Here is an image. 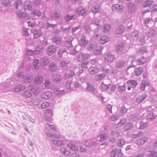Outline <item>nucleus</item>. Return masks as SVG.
Listing matches in <instances>:
<instances>
[{
    "label": "nucleus",
    "instance_id": "nucleus-1",
    "mask_svg": "<svg viewBox=\"0 0 157 157\" xmlns=\"http://www.w3.org/2000/svg\"><path fill=\"white\" fill-rule=\"evenodd\" d=\"M48 137H52L53 138L56 139L53 140H52V143L54 144L60 146L64 144V142L62 140H57L56 139H59L60 138L59 136L56 135H52L51 134H48L47 135Z\"/></svg>",
    "mask_w": 157,
    "mask_h": 157
},
{
    "label": "nucleus",
    "instance_id": "nucleus-2",
    "mask_svg": "<svg viewBox=\"0 0 157 157\" xmlns=\"http://www.w3.org/2000/svg\"><path fill=\"white\" fill-rule=\"evenodd\" d=\"M36 90L34 88L30 86L28 89L24 91L23 95L25 97L29 98L31 97L33 94H36Z\"/></svg>",
    "mask_w": 157,
    "mask_h": 157
},
{
    "label": "nucleus",
    "instance_id": "nucleus-3",
    "mask_svg": "<svg viewBox=\"0 0 157 157\" xmlns=\"http://www.w3.org/2000/svg\"><path fill=\"white\" fill-rule=\"evenodd\" d=\"M53 115V111L51 109H48L44 111V116L46 119L48 120L51 118Z\"/></svg>",
    "mask_w": 157,
    "mask_h": 157
},
{
    "label": "nucleus",
    "instance_id": "nucleus-4",
    "mask_svg": "<svg viewBox=\"0 0 157 157\" xmlns=\"http://www.w3.org/2000/svg\"><path fill=\"white\" fill-rule=\"evenodd\" d=\"M76 13L77 14L84 16L86 15L87 11L84 8L81 7L78 8L76 10Z\"/></svg>",
    "mask_w": 157,
    "mask_h": 157
},
{
    "label": "nucleus",
    "instance_id": "nucleus-5",
    "mask_svg": "<svg viewBox=\"0 0 157 157\" xmlns=\"http://www.w3.org/2000/svg\"><path fill=\"white\" fill-rule=\"evenodd\" d=\"M104 58L105 61L109 62H111L113 61L115 57L114 55L109 52L106 54L104 55Z\"/></svg>",
    "mask_w": 157,
    "mask_h": 157
},
{
    "label": "nucleus",
    "instance_id": "nucleus-6",
    "mask_svg": "<svg viewBox=\"0 0 157 157\" xmlns=\"http://www.w3.org/2000/svg\"><path fill=\"white\" fill-rule=\"evenodd\" d=\"M148 140V139L147 137H143L142 138L137 140L136 142L137 145H141L144 144L145 143L147 142Z\"/></svg>",
    "mask_w": 157,
    "mask_h": 157
},
{
    "label": "nucleus",
    "instance_id": "nucleus-7",
    "mask_svg": "<svg viewBox=\"0 0 157 157\" xmlns=\"http://www.w3.org/2000/svg\"><path fill=\"white\" fill-rule=\"evenodd\" d=\"M56 51V48L53 46H51L48 47L47 51V53L49 55H52L55 53Z\"/></svg>",
    "mask_w": 157,
    "mask_h": 157
},
{
    "label": "nucleus",
    "instance_id": "nucleus-8",
    "mask_svg": "<svg viewBox=\"0 0 157 157\" xmlns=\"http://www.w3.org/2000/svg\"><path fill=\"white\" fill-rule=\"evenodd\" d=\"M79 43L81 46L85 47L88 43V41L86 40L85 36H82L81 39L79 40Z\"/></svg>",
    "mask_w": 157,
    "mask_h": 157
},
{
    "label": "nucleus",
    "instance_id": "nucleus-9",
    "mask_svg": "<svg viewBox=\"0 0 157 157\" xmlns=\"http://www.w3.org/2000/svg\"><path fill=\"white\" fill-rule=\"evenodd\" d=\"M63 79V77L60 75L56 74L54 75L52 77V80L55 82H59Z\"/></svg>",
    "mask_w": 157,
    "mask_h": 157
},
{
    "label": "nucleus",
    "instance_id": "nucleus-10",
    "mask_svg": "<svg viewBox=\"0 0 157 157\" xmlns=\"http://www.w3.org/2000/svg\"><path fill=\"white\" fill-rule=\"evenodd\" d=\"M127 84L129 86L131 85L132 87L135 88L137 85V82L136 80L131 79L128 80L127 82Z\"/></svg>",
    "mask_w": 157,
    "mask_h": 157
},
{
    "label": "nucleus",
    "instance_id": "nucleus-11",
    "mask_svg": "<svg viewBox=\"0 0 157 157\" xmlns=\"http://www.w3.org/2000/svg\"><path fill=\"white\" fill-rule=\"evenodd\" d=\"M122 9L123 6L119 4L113 5L112 7L113 10L116 11H122Z\"/></svg>",
    "mask_w": 157,
    "mask_h": 157
},
{
    "label": "nucleus",
    "instance_id": "nucleus-12",
    "mask_svg": "<svg viewBox=\"0 0 157 157\" xmlns=\"http://www.w3.org/2000/svg\"><path fill=\"white\" fill-rule=\"evenodd\" d=\"M144 69L142 67H140L136 68L134 71L135 74L136 76L140 75L143 71Z\"/></svg>",
    "mask_w": 157,
    "mask_h": 157
},
{
    "label": "nucleus",
    "instance_id": "nucleus-13",
    "mask_svg": "<svg viewBox=\"0 0 157 157\" xmlns=\"http://www.w3.org/2000/svg\"><path fill=\"white\" fill-rule=\"evenodd\" d=\"M89 71L90 74L92 75L97 73L99 71V70L97 67H90Z\"/></svg>",
    "mask_w": 157,
    "mask_h": 157
},
{
    "label": "nucleus",
    "instance_id": "nucleus-14",
    "mask_svg": "<svg viewBox=\"0 0 157 157\" xmlns=\"http://www.w3.org/2000/svg\"><path fill=\"white\" fill-rule=\"evenodd\" d=\"M67 146L71 150L74 151H76L78 150L77 146L73 144L71 142H70L68 144Z\"/></svg>",
    "mask_w": 157,
    "mask_h": 157
},
{
    "label": "nucleus",
    "instance_id": "nucleus-15",
    "mask_svg": "<svg viewBox=\"0 0 157 157\" xmlns=\"http://www.w3.org/2000/svg\"><path fill=\"white\" fill-rule=\"evenodd\" d=\"M109 39L106 36H103L100 38L99 40L100 43L102 44H104L109 41Z\"/></svg>",
    "mask_w": 157,
    "mask_h": 157
},
{
    "label": "nucleus",
    "instance_id": "nucleus-16",
    "mask_svg": "<svg viewBox=\"0 0 157 157\" xmlns=\"http://www.w3.org/2000/svg\"><path fill=\"white\" fill-rule=\"evenodd\" d=\"M33 33L34 35V38H37L40 37L42 35V33L41 31L38 30H33Z\"/></svg>",
    "mask_w": 157,
    "mask_h": 157
},
{
    "label": "nucleus",
    "instance_id": "nucleus-17",
    "mask_svg": "<svg viewBox=\"0 0 157 157\" xmlns=\"http://www.w3.org/2000/svg\"><path fill=\"white\" fill-rule=\"evenodd\" d=\"M146 59L145 58L142 57L136 60L137 64L139 65H142L146 62Z\"/></svg>",
    "mask_w": 157,
    "mask_h": 157
},
{
    "label": "nucleus",
    "instance_id": "nucleus-18",
    "mask_svg": "<svg viewBox=\"0 0 157 157\" xmlns=\"http://www.w3.org/2000/svg\"><path fill=\"white\" fill-rule=\"evenodd\" d=\"M43 78L41 76H38L35 78L34 79L35 83L38 84H41L43 82Z\"/></svg>",
    "mask_w": 157,
    "mask_h": 157
},
{
    "label": "nucleus",
    "instance_id": "nucleus-19",
    "mask_svg": "<svg viewBox=\"0 0 157 157\" xmlns=\"http://www.w3.org/2000/svg\"><path fill=\"white\" fill-rule=\"evenodd\" d=\"M18 76L20 78L24 77L25 80H31L32 81L33 79V77L30 75H28L26 77H24L22 75H21V73L18 74Z\"/></svg>",
    "mask_w": 157,
    "mask_h": 157
},
{
    "label": "nucleus",
    "instance_id": "nucleus-20",
    "mask_svg": "<svg viewBox=\"0 0 157 157\" xmlns=\"http://www.w3.org/2000/svg\"><path fill=\"white\" fill-rule=\"evenodd\" d=\"M153 3L154 2L153 1H151L150 0H148L144 3L143 5V6L144 8L150 7Z\"/></svg>",
    "mask_w": 157,
    "mask_h": 157
},
{
    "label": "nucleus",
    "instance_id": "nucleus-21",
    "mask_svg": "<svg viewBox=\"0 0 157 157\" xmlns=\"http://www.w3.org/2000/svg\"><path fill=\"white\" fill-rule=\"evenodd\" d=\"M147 155L149 157H157V152L155 151H149Z\"/></svg>",
    "mask_w": 157,
    "mask_h": 157
},
{
    "label": "nucleus",
    "instance_id": "nucleus-22",
    "mask_svg": "<svg viewBox=\"0 0 157 157\" xmlns=\"http://www.w3.org/2000/svg\"><path fill=\"white\" fill-rule=\"evenodd\" d=\"M133 127V124L132 122L127 123L124 127L125 130L128 131L132 128Z\"/></svg>",
    "mask_w": 157,
    "mask_h": 157
},
{
    "label": "nucleus",
    "instance_id": "nucleus-23",
    "mask_svg": "<svg viewBox=\"0 0 157 157\" xmlns=\"http://www.w3.org/2000/svg\"><path fill=\"white\" fill-rule=\"evenodd\" d=\"M126 122L127 120L126 119L123 118L121 119L120 120V122L117 124V128L122 126L124 125Z\"/></svg>",
    "mask_w": 157,
    "mask_h": 157
},
{
    "label": "nucleus",
    "instance_id": "nucleus-24",
    "mask_svg": "<svg viewBox=\"0 0 157 157\" xmlns=\"http://www.w3.org/2000/svg\"><path fill=\"white\" fill-rule=\"evenodd\" d=\"M24 7L25 10L29 11L31 9V4L29 2H26L25 3Z\"/></svg>",
    "mask_w": 157,
    "mask_h": 157
},
{
    "label": "nucleus",
    "instance_id": "nucleus-25",
    "mask_svg": "<svg viewBox=\"0 0 157 157\" xmlns=\"http://www.w3.org/2000/svg\"><path fill=\"white\" fill-rule=\"evenodd\" d=\"M52 40L53 42L56 44H59L61 42V39L58 36H54L52 38Z\"/></svg>",
    "mask_w": 157,
    "mask_h": 157
},
{
    "label": "nucleus",
    "instance_id": "nucleus-26",
    "mask_svg": "<svg viewBox=\"0 0 157 157\" xmlns=\"http://www.w3.org/2000/svg\"><path fill=\"white\" fill-rule=\"evenodd\" d=\"M24 86L21 85H18L15 88V91L17 92H19L22 91L25 89Z\"/></svg>",
    "mask_w": 157,
    "mask_h": 157
},
{
    "label": "nucleus",
    "instance_id": "nucleus-27",
    "mask_svg": "<svg viewBox=\"0 0 157 157\" xmlns=\"http://www.w3.org/2000/svg\"><path fill=\"white\" fill-rule=\"evenodd\" d=\"M110 29L111 26L109 24H106L104 25L102 30L103 32H106L110 30Z\"/></svg>",
    "mask_w": 157,
    "mask_h": 157
},
{
    "label": "nucleus",
    "instance_id": "nucleus-28",
    "mask_svg": "<svg viewBox=\"0 0 157 157\" xmlns=\"http://www.w3.org/2000/svg\"><path fill=\"white\" fill-rule=\"evenodd\" d=\"M74 75V72L71 70H68L65 75L66 78H68L70 77L73 76Z\"/></svg>",
    "mask_w": 157,
    "mask_h": 157
},
{
    "label": "nucleus",
    "instance_id": "nucleus-29",
    "mask_svg": "<svg viewBox=\"0 0 157 157\" xmlns=\"http://www.w3.org/2000/svg\"><path fill=\"white\" fill-rule=\"evenodd\" d=\"M124 65V62L123 61H119L117 62L116 65V66L117 68H120L122 67Z\"/></svg>",
    "mask_w": 157,
    "mask_h": 157
},
{
    "label": "nucleus",
    "instance_id": "nucleus-30",
    "mask_svg": "<svg viewBox=\"0 0 157 157\" xmlns=\"http://www.w3.org/2000/svg\"><path fill=\"white\" fill-rule=\"evenodd\" d=\"M91 10L94 13H96L98 12L99 10V7L98 6H96L93 7Z\"/></svg>",
    "mask_w": 157,
    "mask_h": 157
},
{
    "label": "nucleus",
    "instance_id": "nucleus-31",
    "mask_svg": "<svg viewBox=\"0 0 157 157\" xmlns=\"http://www.w3.org/2000/svg\"><path fill=\"white\" fill-rule=\"evenodd\" d=\"M49 68L52 71H55L57 69V67L56 64L54 63H52L49 65Z\"/></svg>",
    "mask_w": 157,
    "mask_h": 157
},
{
    "label": "nucleus",
    "instance_id": "nucleus-32",
    "mask_svg": "<svg viewBox=\"0 0 157 157\" xmlns=\"http://www.w3.org/2000/svg\"><path fill=\"white\" fill-rule=\"evenodd\" d=\"M140 125L139 127L140 129H142L145 128L147 125V124L146 122H140Z\"/></svg>",
    "mask_w": 157,
    "mask_h": 157
},
{
    "label": "nucleus",
    "instance_id": "nucleus-33",
    "mask_svg": "<svg viewBox=\"0 0 157 157\" xmlns=\"http://www.w3.org/2000/svg\"><path fill=\"white\" fill-rule=\"evenodd\" d=\"M22 5V2L21 1L19 0H18L16 1L14 4V5L16 9H18L19 7H21Z\"/></svg>",
    "mask_w": 157,
    "mask_h": 157
},
{
    "label": "nucleus",
    "instance_id": "nucleus-34",
    "mask_svg": "<svg viewBox=\"0 0 157 157\" xmlns=\"http://www.w3.org/2000/svg\"><path fill=\"white\" fill-rule=\"evenodd\" d=\"M50 105V103L48 102L45 101L42 103L41 105V107L42 109H46Z\"/></svg>",
    "mask_w": 157,
    "mask_h": 157
},
{
    "label": "nucleus",
    "instance_id": "nucleus-35",
    "mask_svg": "<svg viewBox=\"0 0 157 157\" xmlns=\"http://www.w3.org/2000/svg\"><path fill=\"white\" fill-rule=\"evenodd\" d=\"M85 59V57L83 54L82 53H80L78 56V60L79 61H82Z\"/></svg>",
    "mask_w": 157,
    "mask_h": 157
},
{
    "label": "nucleus",
    "instance_id": "nucleus-36",
    "mask_svg": "<svg viewBox=\"0 0 157 157\" xmlns=\"http://www.w3.org/2000/svg\"><path fill=\"white\" fill-rule=\"evenodd\" d=\"M148 84L146 82H143L141 83V89L142 90H144L145 87Z\"/></svg>",
    "mask_w": 157,
    "mask_h": 157
},
{
    "label": "nucleus",
    "instance_id": "nucleus-37",
    "mask_svg": "<svg viewBox=\"0 0 157 157\" xmlns=\"http://www.w3.org/2000/svg\"><path fill=\"white\" fill-rule=\"evenodd\" d=\"M101 86L103 90H106L109 87V85L105 84L103 82L102 83Z\"/></svg>",
    "mask_w": 157,
    "mask_h": 157
},
{
    "label": "nucleus",
    "instance_id": "nucleus-38",
    "mask_svg": "<svg viewBox=\"0 0 157 157\" xmlns=\"http://www.w3.org/2000/svg\"><path fill=\"white\" fill-rule=\"evenodd\" d=\"M92 24L96 26L98 28L99 26H100V21L98 20H94L92 22Z\"/></svg>",
    "mask_w": 157,
    "mask_h": 157
},
{
    "label": "nucleus",
    "instance_id": "nucleus-39",
    "mask_svg": "<svg viewBox=\"0 0 157 157\" xmlns=\"http://www.w3.org/2000/svg\"><path fill=\"white\" fill-rule=\"evenodd\" d=\"M146 98L144 96H142L136 99V101L138 103H140L143 101Z\"/></svg>",
    "mask_w": 157,
    "mask_h": 157
},
{
    "label": "nucleus",
    "instance_id": "nucleus-40",
    "mask_svg": "<svg viewBox=\"0 0 157 157\" xmlns=\"http://www.w3.org/2000/svg\"><path fill=\"white\" fill-rule=\"evenodd\" d=\"M39 64V61L37 59H35L33 63V65L35 69L38 68Z\"/></svg>",
    "mask_w": 157,
    "mask_h": 157
},
{
    "label": "nucleus",
    "instance_id": "nucleus-41",
    "mask_svg": "<svg viewBox=\"0 0 157 157\" xmlns=\"http://www.w3.org/2000/svg\"><path fill=\"white\" fill-rule=\"evenodd\" d=\"M66 53V51L65 50L60 49L58 52V55L59 57H61L62 56L63 53Z\"/></svg>",
    "mask_w": 157,
    "mask_h": 157
},
{
    "label": "nucleus",
    "instance_id": "nucleus-42",
    "mask_svg": "<svg viewBox=\"0 0 157 157\" xmlns=\"http://www.w3.org/2000/svg\"><path fill=\"white\" fill-rule=\"evenodd\" d=\"M124 144V140L123 139L120 140L118 142L117 145L119 147H122Z\"/></svg>",
    "mask_w": 157,
    "mask_h": 157
},
{
    "label": "nucleus",
    "instance_id": "nucleus-43",
    "mask_svg": "<svg viewBox=\"0 0 157 157\" xmlns=\"http://www.w3.org/2000/svg\"><path fill=\"white\" fill-rule=\"evenodd\" d=\"M61 151L63 153L66 155H67L70 153V152L64 148H62L61 149Z\"/></svg>",
    "mask_w": 157,
    "mask_h": 157
},
{
    "label": "nucleus",
    "instance_id": "nucleus-44",
    "mask_svg": "<svg viewBox=\"0 0 157 157\" xmlns=\"http://www.w3.org/2000/svg\"><path fill=\"white\" fill-rule=\"evenodd\" d=\"M87 88L88 90H94V87L93 85L89 83H87Z\"/></svg>",
    "mask_w": 157,
    "mask_h": 157
},
{
    "label": "nucleus",
    "instance_id": "nucleus-45",
    "mask_svg": "<svg viewBox=\"0 0 157 157\" xmlns=\"http://www.w3.org/2000/svg\"><path fill=\"white\" fill-rule=\"evenodd\" d=\"M67 62L64 61H61L60 63V65L62 67H66L67 66Z\"/></svg>",
    "mask_w": 157,
    "mask_h": 157
},
{
    "label": "nucleus",
    "instance_id": "nucleus-46",
    "mask_svg": "<svg viewBox=\"0 0 157 157\" xmlns=\"http://www.w3.org/2000/svg\"><path fill=\"white\" fill-rule=\"evenodd\" d=\"M117 149H115L112 151L110 153V155L112 157H115L117 152Z\"/></svg>",
    "mask_w": 157,
    "mask_h": 157
},
{
    "label": "nucleus",
    "instance_id": "nucleus-47",
    "mask_svg": "<svg viewBox=\"0 0 157 157\" xmlns=\"http://www.w3.org/2000/svg\"><path fill=\"white\" fill-rule=\"evenodd\" d=\"M88 63L86 62H84L82 63L81 64V67L83 69H86L87 68V65Z\"/></svg>",
    "mask_w": 157,
    "mask_h": 157
},
{
    "label": "nucleus",
    "instance_id": "nucleus-48",
    "mask_svg": "<svg viewBox=\"0 0 157 157\" xmlns=\"http://www.w3.org/2000/svg\"><path fill=\"white\" fill-rule=\"evenodd\" d=\"M71 81H68L67 82L65 86L67 89H69L71 88Z\"/></svg>",
    "mask_w": 157,
    "mask_h": 157
},
{
    "label": "nucleus",
    "instance_id": "nucleus-49",
    "mask_svg": "<svg viewBox=\"0 0 157 157\" xmlns=\"http://www.w3.org/2000/svg\"><path fill=\"white\" fill-rule=\"evenodd\" d=\"M17 14L19 17H23L26 16V14L24 13H19L17 12Z\"/></svg>",
    "mask_w": 157,
    "mask_h": 157
},
{
    "label": "nucleus",
    "instance_id": "nucleus-50",
    "mask_svg": "<svg viewBox=\"0 0 157 157\" xmlns=\"http://www.w3.org/2000/svg\"><path fill=\"white\" fill-rule=\"evenodd\" d=\"M119 88L122 91H124L126 90V85L124 84L123 86H119Z\"/></svg>",
    "mask_w": 157,
    "mask_h": 157
},
{
    "label": "nucleus",
    "instance_id": "nucleus-51",
    "mask_svg": "<svg viewBox=\"0 0 157 157\" xmlns=\"http://www.w3.org/2000/svg\"><path fill=\"white\" fill-rule=\"evenodd\" d=\"M123 48V46L122 45H118L116 47L117 50L119 51H122Z\"/></svg>",
    "mask_w": 157,
    "mask_h": 157
},
{
    "label": "nucleus",
    "instance_id": "nucleus-52",
    "mask_svg": "<svg viewBox=\"0 0 157 157\" xmlns=\"http://www.w3.org/2000/svg\"><path fill=\"white\" fill-rule=\"evenodd\" d=\"M43 62L44 65H47L49 64V59H48L47 58H44V59H43Z\"/></svg>",
    "mask_w": 157,
    "mask_h": 157
},
{
    "label": "nucleus",
    "instance_id": "nucleus-53",
    "mask_svg": "<svg viewBox=\"0 0 157 157\" xmlns=\"http://www.w3.org/2000/svg\"><path fill=\"white\" fill-rule=\"evenodd\" d=\"M117 119V117L116 116L113 115L110 117V119L111 121H115Z\"/></svg>",
    "mask_w": 157,
    "mask_h": 157
},
{
    "label": "nucleus",
    "instance_id": "nucleus-54",
    "mask_svg": "<svg viewBox=\"0 0 157 157\" xmlns=\"http://www.w3.org/2000/svg\"><path fill=\"white\" fill-rule=\"evenodd\" d=\"M51 83L49 80H47L44 83V85L47 88H48L49 85Z\"/></svg>",
    "mask_w": 157,
    "mask_h": 157
},
{
    "label": "nucleus",
    "instance_id": "nucleus-55",
    "mask_svg": "<svg viewBox=\"0 0 157 157\" xmlns=\"http://www.w3.org/2000/svg\"><path fill=\"white\" fill-rule=\"evenodd\" d=\"M152 20L151 18H146L144 20V23L146 24H147L149 23V22Z\"/></svg>",
    "mask_w": 157,
    "mask_h": 157
},
{
    "label": "nucleus",
    "instance_id": "nucleus-56",
    "mask_svg": "<svg viewBox=\"0 0 157 157\" xmlns=\"http://www.w3.org/2000/svg\"><path fill=\"white\" fill-rule=\"evenodd\" d=\"M70 157H79V155L77 153H75L71 155Z\"/></svg>",
    "mask_w": 157,
    "mask_h": 157
},
{
    "label": "nucleus",
    "instance_id": "nucleus-57",
    "mask_svg": "<svg viewBox=\"0 0 157 157\" xmlns=\"http://www.w3.org/2000/svg\"><path fill=\"white\" fill-rule=\"evenodd\" d=\"M123 32V30L120 28H119L117 30V34H121Z\"/></svg>",
    "mask_w": 157,
    "mask_h": 157
},
{
    "label": "nucleus",
    "instance_id": "nucleus-58",
    "mask_svg": "<svg viewBox=\"0 0 157 157\" xmlns=\"http://www.w3.org/2000/svg\"><path fill=\"white\" fill-rule=\"evenodd\" d=\"M84 29L86 31H89L90 29V28L88 25H85L83 26Z\"/></svg>",
    "mask_w": 157,
    "mask_h": 157
},
{
    "label": "nucleus",
    "instance_id": "nucleus-59",
    "mask_svg": "<svg viewBox=\"0 0 157 157\" xmlns=\"http://www.w3.org/2000/svg\"><path fill=\"white\" fill-rule=\"evenodd\" d=\"M106 139V137L105 135H102L101 136V138L100 140L101 141H103L105 140Z\"/></svg>",
    "mask_w": 157,
    "mask_h": 157
},
{
    "label": "nucleus",
    "instance_id": "nucleus-60",
    "mask_svg": "<svg viewBox=\"0 0 157 157\" xmlns=\"http://www.w3.org/2000/svg\"><path fill=\"white\" fill-rule=\"evenodd\" d=\"M44 95H47L48 97L49 98L52 95V93L50 92H47L44 93Z\"/></svg>",
    "mask_w": 157,
    "mask_h": 157
},
{
    "label": "nucleus",
    "instance_id": "nucleus-61",
    "mask_svg": "<svg viewBox=\"0 0 157 157\" xmlns=\"http://www.w3.org/2000/svg\"><path fill=\"white\" fill-rule=\"evenodd\" d=\"M33 14L34 15H36L39 16L41 14V13L39 11H36V12L34 13Z\"/></svg>",
    "mask_w": 157,
    "mask_h": 157
},
{
    "label": "nucleus",
    "instance_id": "nucleus-62",
    "mask_svg": "<svg viewBox=\"0 0 157 157\" xmlns=\"http://www.w3.org/2000/svg\"><path fill=\"white\" fill-rule=\"evenodd\" d=\"M112 106L110 105H109L108 106V109H109L110 112L112 113Z\"/></svg>",
    "mask_w": 157,
    "mask_h": 157
},
{
    "label": "nucleus",
    "instance_id": "nucleus-63",
    "mask_svg": "<svg viewBox=\"0 0 157 157\" xmlns=\"http://www.w3.org/2000/svg\"><path fill=\"white\" fill-rule=\"evenodd\" d=\"M152 11L153 12H155L157 11V5H155L154 6Z\"/></svg>",
    "mask_w": 157,
    "mask_h": 157
},
{
    "label": "nucleus",
    "instance_id": "nucleus-64",
    "mask_svg": "<svg viewBox=\"0 0 157 157\" xmlns=\"http://www.w3.org/2000/svg\"><path fill=\"white\" fill-rule=\"evenodd\" d=\"M72 17H71L68 15L66 17V19L67 21H69L70 20L72 19Z\"/></svg>",
    "mask_w": 157,
    "mask_h": 157
}]
</instances>
